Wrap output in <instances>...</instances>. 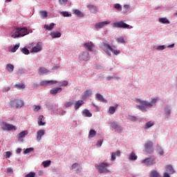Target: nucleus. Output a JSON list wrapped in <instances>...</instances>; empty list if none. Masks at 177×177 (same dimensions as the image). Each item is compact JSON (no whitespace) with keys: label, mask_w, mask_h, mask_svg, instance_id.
<instances>
[{"label":"nucleus","mask_w":177,"mask_h":177,"mask_svg":"<svg viewBox=\"0 0 177 177\" xmlns=\"http://www.w3.org/2000/svg\"><path fill=\"white\" fill-rule=\"evenodd\" d=\"M158 100V97H151V102H149L146 100H142L139 98L136 99V103H140V105L137 106V109L142 111V113H146L147 110H149L148 107H153V106L156 105L157 101Z\"/></svg>","instance_id":"1"},{"label":"nucleus","mask_w":177,"mask_h":177,"mask_svg":"<svg viewBox=\"0 0 177 177\" xmlns=\"http://www.w3.org/2000/svg\"><path fill=\"white\" fill-rule=\"evenodd\" d=\"M30 34V30L26 27L24 28H14L11 32L12 38H20L21 37H25V35H28Z\"/></svg>","instance_id":"2"},{"label":"nucleus","mask_w":177,"mask_h":177,"mask_svg":"<svg viewBox=\"0 0 177 177\" xmlns=\"http://www.w3.org/2000/svg\"><path fill=\"white\" fill-rule=\"evenodd\" d=\"M109 167H110L109 163L102 162L100 165L95 166V168L99 174H109V172H110V170L107 169Z\"/></svg>","instance_id":"3"},{"label":"nucleus","mask_w":177,"mask_h":177,"mask_svg":"<svg viewBox=\"0 0 177 177\" xmlns=\"http://www.w3.org/2000/svg\"><path fill=\"white\" fill-rule=\"evenodd\" d=\"M24 106V102L21 100H13L10 102V107H16V109H21Z\"/></svg>","instance_id":"4"},{"label":"nucleus","mask_w":177,"mask_h":177,"mask_svg":"<svg viewBox=\"0 0 177 177\" xmlns=\"http://www.w3.org/2000/svg\"><path fill=\"white\" fill-rule=\"evenodd\" d=\"M113 27H115V28H127L128 30L133 28V26L125 24V22H124L123 21L113 23Z\"/></svg>","instance_id":"5"},{"label":"nucleus","mask_w":177,"mask_h":177,"mask_svg":"<svg viewBox=\"0 0 177 177\" xmlns=\"http://www.w3.org/2000/svg\"><path fill=\"white\" fill-rule=\"evenodd\" d=\"M145 151L149 154H151L154 152V146L151 141H147L145 144Z\"/></svg>","instance_id":"6"},{"label":"nucleus","mask_w":177,"mask_h":177,"mask_svg":"<svg viewBox=\"0 0 177 177\" xmlns=\"http://www.w3.org/2000/svg\"><path fill=\"white\" fill-rule=\"evenodd\" d=\"M103 50L105 52V53H106V55H108V56H111V53H110L111 50H112L111 46H110V44H109V43L104 41L103 42Z\"/></svg>","instance_id":"7"},{"label":"nucleus","mask_w":177,"mask_h":177,"mask_svg":"<svg viewBox=\"0 0 177 177\" xmlns=\"http://www.w3.org/2000/svg\"><path fill=\"white\" fill-rule=\"evenodd\" d=\"M57 81L56 80H44L40 82L41 86H50V85H55V84H57Z\"/></svg>","instance_id":"8"},{"label":"nucleus","mask_w":177,"mask_h":177,"mask_svg":"<svg viewBox=\"0 0 177 177\" xmlns=\"http://www.w3.org/2000/svg\"><path fill=\"white\" fill-rule=\"evenodd\" d=\"M142 163L145 164L147 167H149V165H154V164H156V158L151 159V158H147L142 160Z\"/></svg>","instance_id":"9"},{"label":"nucleus","mask_w":177,"mask_h":177,"mask_svg":"<svg viewBox=\"0 0 177 177\" xmlns=\"http://www.w3.org/2000/svg\"><path fill=\"white\" fill-rule=\"evenodd\" d=\"M3 131H16L17 129L16 127L13 126L12 124H10L8 123L3 124Z\"/></svg>","instance_id":"10"},{"label":"nucleus","mask_w":177,"mask_h":177,"mask_svg":"<svg viewBox=\"0 0 177 177\" xmlns=\"http://www.w3.org/2000/svg\"><path fill=\"white\" fill-rule=\"evenodd\" d=\"M41 50H42V44L41 42H38L36 46L31 49L32 53H38V52H41Z\"/></svg>","instance_id":"11"},{"label":"nucleus","mask_w":177,"mask_h":177,"mask_svg":"<svg viewBox=\"0 0 177 177\" xmlns=\"http://www.w3.org/2000/svg\"><path fill=\"white\" fill-rule=\"evenodd\" d=\"M79 59L81 62H88L89 60V53H82L79 55Z\"/></svg>","instance_id":"12"},{"label":"nucleus","mask_w":177,"mask_h":177,"mask_svg":"<svg viewBox=\"0 0 177 177\" xmlns=\"http://www.w3.org/2000/svg\"><path fill=\"white\" fill-rule=\"evenodd\" d=\"M107 24H110V21H105L97 23L95 25V28L97 30H99L100 28H103V27H104V26H107Z\"/></svg>","instance_id":"13"},{"label":"nucleus","mask_w":177,"mask_h":177,"mask_svg":"<svg viewBox=\"0 0 177 177\" xmlns=\"http://www.w3.org/2000/svg\"><path fill=\"white\" fill-rule=\"evenodd\" d=\"M84 47L86 50H88L89 52H93V48H95V45L92 42H87L84 43Z\"/></svg>","instance_id":"14"},{"label":"nucleus","mask_w":177,"mask_h":177,"mask_svg":"<svg viewBox=\"0 0 177 177\" xmlns=\"http://www.w3.org/2000/svg\"><path fill=\"white\" fill-rule=\"evenodd\" d=\"M37 140H38L39 142V140H41V139H42V136H44V135H45V130H39L37 132Z\"/></svg>","instance_id":"15"},{"label":"nucleus","mask_w":177,"mask_h":177,"mask_svg":"<svg viewBox=\"0 0 177 177\" xmlns=\"http://www.w3.org/2000/svg\"><path fill=\"white\" fill-rule=\"evenodd\" d=\"M172 113V110L169 106H167L165 109V115L166 118H169L171 117V113Z\"/></svg>","instance_id":"16"},{"label":"nucleus","mask_w":177,"mask_h":177,"mask_svg":"<svg viewBox=\"0 0 177 177\" xmlns=\"http://www.w3.org/2000/svg\"><path fill=\"white\" fill-rule=\"evenodd\" d=\"M62 90L63 89L62 88V87H58L50 90V95H56V93H60V92H62Z\"/></svg>","instance_id":"17"},{"label":"nucleus","mask_w":177,"mask_h":177,"mask_svg":"<svg viewBox=\"0 0 177 177\" xmlns=\"http://www.w3.org/2000/svg\"><path fill=\"white\" fill-rule=\"evenodd\" d=\"M82 104H84V100L76 101L74 106L75 110H78V109H80Z\"/></svg>","instance_id":"18"},{"label":"nucleus","mask_w":177,"mask_h":177,"mask_svg":"<svg viewBox=\"0 0 177 177\" xmlns=\"http://www.w3.org/2000/svg\"><path fill=\"white\" fill-rule=\"evenodd\" d=\"M166 171L171 175H174V174H175V169H174V167L171 165H169L166 167Z\"/></svg>","instance_id":"19"},{"label":"nucleus","mask_w":177,"mask_h":177,"mask_svg":"<svg viewBox=\"0 0 177 177\" xmlns=\"http://www.w3.org/2000/svg\"><path fill=\"white\" fill-rule=\"evenodd\" d=\"M42 120H44V115H40L38 118L37 124L39 127H44V125H46V122H42Z\"/></svg>","instance_id":"20"},{"label":"nucleus","mask_w":177,"mask_h":177,"mask_svg":"<svg viewBox=\"0 0 177 177\" xmlns=\"http://www.w3.org/2000/svg\"><path fill=\"white\" fill-rule=\"evenodd\" d=\"M149 177H161V174H160L156 170H151Z\"/></svg>","instance_id":"21"},{"label":"nucleus","mask_w":177,"mask_h":177,"mask_svg":"<svg viewBox=\"0 0 177 177\" xmlns=\"http://www.w3.org/2000/svg\"><path fill=\"white\" fill-rule=\"evenodd\" d=\"M159 23H161L162 24H171V21L168 20L166 17L165 18H159L158 19Z\"/></svg>","instance_id":"22"},{"label":"nucleus","mask_w":177,"mask_h":177,"mask_svg":"<svg viewBox=\"0 0 177 177\" xmlns=\"http://www.w3.org/2000/svg\"><path fill=\"white\" fill-rule=\"evenodd\" d=\"M118 108V104H115L114 106H110L108 113H109V114H114Z\"/></svg>","instance_id":"23"},{"label":"nucleus","mask_w":177,"mask_h":177,"mask_svg":"<svg viewBox=\"0 0 177 177\" xmlns=\"http://www.w3.org/2000/svg\"><path fill=\"white\" fill-rule=\"evenodd\" d=\"M95 97L96 99H97V100H99V102H107V100H106L104 97H103V95L100 93L95 94Z\"/></svg>","instance_id":"24"},{"label":"nucleus","mask_w":177,"mask_h":177,"mask_svg":"<svg viewBox=\"0 0 177 177\" xmlns=\"http://www.w3.org/2000/svg\"><path fill=\"white\" fill-rule=\"evenodd\" d=\"M50 37H52V38H60L62 33L59 32H53L50 33Z\"/></svg>","instance_id":"25"},{"label":"nucleus","mask_w":177,"mask_h":177,"mask_svg":"<svg viewBox=\"0 0 177 177\" xmlns=\"http://www.w3.org/2000/svg\"><path fill=\"white\" fill-rule=\"evenodd\" d=\"M6 70L9 73H13V70H15V66H13L12 64H8L6 65Z\"/></svg>","instance_id":"26"},{"label":"nucleus","mask_w":177,"mask_h":177,"mask_svg":"<svg viewBox=\"0 0 177 177\" xmlns=\"http://www.w3.org/2000/svg\"><path fill=\"white\" fill-rule=\"evenodd\" d=\"M82 116L83 117H91L92 114L89 112V110L88 109H84L82 111Z\"/></svg>","instance_id":"27"},{"label":"nucleus","mask_w":177,"mask_h":177,"mask_svg":"<svg viewBox=\"0 0 177 177\" xmlns=\"http://www.w3.org/2000/svg\"><path fill=\"white\" fill-rule=\"evenodd\" d=\"M87 8L91 12V13H94V12L97 10V8L93 5H88Z\"/></svg>","instance_id":"28"},{"label":"nucleus","mask_w":177,"mask_h":177,"mask_svg":"<svg viewBox=\"0 0 177 177\" xmlns=\"http://www.w3.org/2000/svg\"><path fill=\"white\" fill-rule=\"evenodd\" d=\"M153 125H154V122L149 121L145 124V129H149V128H151V127H153Z\"/></svg>","instance_id":"29"},{"label":"nucleus","mask_w":177,"mask_h":177,"mask_svg":"<svg viewBox=\"0 0 177 177\" xmlns=\"http://www.w3.org/2000/svg\"><path fill=\"white\" fill-rule=\"evenodd\" d=\"M129 160H131V161H135V160H138V156H136V154H135V152H132L130 154Z\"/></svg>","instance_id":"30"},{"label":"nucleus","mask_w":177,"mask_h":177,"mask_svg":"<svg viewBox=\"0 0 177 177\" xmlns=\"http://www.w3.org/2000/svg\"><path fill=\"white\" fill-rule=\"evenodd\" d=\"M73 12L76 16H78V17H84V13H82L80 10H75Z\"/></svg>","instance_id":"31"},{"label":"nucleus","mask_w":177,"mask_h":177,"mask_svg":"<svg viewBox=\"0 0 177 177\" xmlns=\"http://www.w3.org/2000/svg\"><path fill=\"white\" fill-rule=\"evenodd\" d=\"M96 136V131L91 129L88 133V138L91 139Z\"/></svg>","instance_id":"32"},{"label":"nucleus","mask_w":177,"mask_h":177,"mask_svg":"<svg viewBox=\"0 0 177 177\" xmlns=\"http://www.w3.org/2000/svg\"><path fill=\"white\" fill-rule=\"evenodd\" d=\"M54 27H55V24L53 23H51L50 26H48V25L44 26V28H46V30H48V31H50L53 30Z\"/></svg>","instance_id":"33"},{"label":"nucleus","mask_w":177,"mask_h":177,"mask_svg":"<svg viewBox=\"0 0 177 177\" xmlns=\"http://www.w3.org/2000/svg\"><path fill=\"white\" fill-rule=\"evenodd\" d=\"M92 95V90L87 89L84 92V95L85 97H88V96H91Z\"/></svg>","instance_id":"34"},{"label":"nucleus","mask_w":177,"mask_h":177,"mask_svg":"<svg viewBox=\"0 0 177 177\" xmlns=\"http://www.w3.org/2000/svg\"><path fill=\"white\" fill-rule=\"evenodd\" d=\"M15 88H16L17 89H24V88H26V85H24V84L21 83V84H17L15 85Z\"/></svg>","instance_id":"35"},{"label":"nucleus","mask_w":177,"mask_h":177,"mask_svg":"<svg viewBox=\"0 0 177 177\" xmlns=\"http://www.w3.org/2000/svg\"><path fill=\"white\" fill-rule=\"evenodd\" d=\"M28 133V132L27 131H21V133H19L18 134V138L19 139H21V138H24L26 136V135H27Z\"/></svg>","instance_id":"36"},{"label":"nucleus","mask_w":177,"mask_h":177,"mask_svg":"<svg viewBox=\"0 0 177 177\" xmlns=\"http://www.w3.org/2000/svg\"><path fill=\"white\" fill-rule=\"evenodd\" d=\"M51 163H52V161H50V160H46V161L42 162L43 166L44 167V168H48V167H49Z\"/></svg>","instance_id":"37"},{"label":"nucleus","mask_w":177,"mask_h":177,"mask_svg":"<svg viewBox=\"0 0 177 177\" xmlns=\"http://www.w3.org/2000/svg\"><path fill=\"white\" fill-rule=\"evenodd\" d=\"M74 104V100H70L68 102H65V107H71L72 105Z\"/></svg>","instance_id":"38"},{"label":"nucleus","mask_w":177,"mask_h":177,"mask_svg":"<svg viewBox=\"0 0 177 177\" xmlns=\"http://www.w3.org/2000/svg\"><path fill=\"white\" fill-rule=\"evenodd\" d=\"M64 17H71V14L68 13L67 11H64L60 12Z\"/></svg>","instance_id":"39"},{"label":"nucleus","mask_w":177,"mask_h":177,"mask_svg":"<svg viewBox=\"0 0 177 177\" xmlns=\"http://www.w3.org/2000/svg\"><path fill=\"white\" fill-rule=\"evenodd\" d=\"M39 71L41 74H46V73H49V71H48L46 68H42V67H39Z\"/></svg>","instance_id":"40"},{"label":"nucleus","mask_w":177,"mask_h":177,"mask_svg":"<svg viewBox=\"0 0 177 177\" xmlns=\"http://www.w3.org/2000/svg\"><path fill=\"white\" fill-rule=\"evenodd\" d=\"M110 124L112 127V128H114V129H118V128H120V125H118V124H117L115 122H111Z\"/></svg>","instance_id":"41"},{"label":"nucleus","mask_w":177,"mask_h":177,"mask_svg":"<svg viewBox=\"0 0 177 177\" xmlns=\"http://www.w3.org/2000/svg\"><path fill=\"white\" fill-rule=\"evenodd\" d=\"M156 151H157V153H158L160 154V156L164 155V150L162 149V148H161V147H159L157 149Z\"/></svg>","instance_id":"42"},{"label":"nucleus","mask_w":177,"mask_h":177,"mask_svg":"<svg viewBox=\"0 0 177 177\" xmlns=\"http://www.w3.org/2000/svg\"><path fill=\"white\" fill-rule=\"evenodd\" d=\"M22 53L24 55H30V50L27 48H24L21 49Z\"/></svg>","instance_id":"43"},{"label":"nucleus","mask_w":177,"mask_h":177,"mask_svg":"<svg viewBox=\"0 0 177 177\" xmlns=\"http://www.w3.org/2000/svg\"><path fill=\"white\" fill-rule=\"evenodd\" d=\"M114 8H115V9H116L117 10H119V11H122V6H121L120 5V3H116V4H115Z\"/></svg>","instance_id":"44"},{"label":"nucleus","mask_w":177,"mask_h":177,"mask_svg":"<svg viewBox=\"0 0 177 177\" xmlns=\"http://www.w3.org/2000/svg\"><path fill=\"white\" fill-rule=\"evenodd\" d=\"M31 151H34V148H27L24 151V154H28V153H31Z\"/></svg>","instance_id":"45"},{"label":"nucleus","mask_w":177,"mask_h":177,"mask_svg":"<svg viewBox=\"0 0 177 177\" xmlns=\"http://www.w3.org/2000/svg\"><path fill=\"white\" fill-rule=\"evenodd\" d=\"M40 15L41 17H44V19L48 17V12L46 11H40Z\"/></svg>","instance_id":"46"},{"label":"nucleus","mask_w":177,"mask_h":177,"mask_svg":"<svg viewBox=\"0 0 177 177\" xmlns=\"http://www.w3.org/2000/svg\"><path fill=\"white\" fill-rule=\"evenodd\" d=\"M68 1V0H59V5L66 6V5H67Z\"/></svg>","instance_id":"47"},{"label":"nucleus","mask_w":177,"mask_h":177,"mask_svg":"<svg viewBox=\"0 0 177 177\" xmlns=\"http://www.w3.org/2000/svg\"><path fill=\"white\" fill-rule=\"evenodd\" d=\"M111 52H113V54L116 55H120V53H121V51L120 50H115V49H113V48H112V50H111L110 53H111Z\"/></svg>","instance_id":"48"},{"label":"nucleus","mask_w":177,"mask_h":177,"mask_svg":"<svg viewBox=\"0 0 177 177\" xmlns=\"http://www.w3.org/2000/svg\"><path fill=\"white\" fill-rule=\"evenodd\" d=\"M19 48H20V44H17L15 45L11 50V52H16V50H17V49H19Z\"/></svg>","instance_id":"49"},{"label":"nucleus","mask_w":177,"mask_h":177,"mask_svg":"<svg viewBox=\"0 0 177 177\" xmlns=\"http://www.w3.org/2000/svg\"><path fill=\"white\" fill-rule=\"evenodd\" d=\"M59 84H60L59 86H67V85H68V82L65 80L60 82Z\"/></svg>","instance_id":"50"},{"label":"nucleus","mask_w":177,"mask_h":177,"mask_svg":"<svg viewBox=\"0 0 177 177\" xmlns=\"http://www.w3.org/2000/svg\"><path fill=\"white\" fill-rule=\"evenodd\" d=\"M117 42H119L120 44H124L125 40L124 39V37H119L117 39Z\"/></svg>","instance_id":"51"},{"label":"nucleus","mask_w":177,"mask_h":177,"mask_svg":"<svg viewBox=\"0 0 177 177\" xmlns=\"http://www.w3.org/2000/svg\"><path fill=\"white\" fill-rule=\"evenodd\" d=\"M25 177H35V172H30L27 175L25 176Z\"/></svg>","instance_id":"52"},{"label":"nucleus","mask_w":177,"mask_h":177,"mask_svg":"<svg viewBox=\"0 0 177 177\" xmlns=\"http://www.w3.org/2000/svg\"><path fill=\"white\" fill-rule=\"evenodd\" d=\"M5 154L6 158H10V156H12V152L6 151L5 152Z\"/></svg>","instance_id":"53"},{"label":"nucleus","mask_w":177,"mask_h":177,"mask_svg":"<svg viewBox=\"0 0 177 177\" xmlns=\"http://www.w3.org/2000/svg\"><path fill=\"white\" fill-rule=\"evenodd\" d=\"M156 49L157 50H164V49H165V46H158Z\"/></svg>","instance_id":"54"},{"label":"nucleus","mask_w":177,"mask_h":177,"mask_svg":"<svg viewBox=\"0 0 177 177\" xmlns=\"http://www.w3.org/2000/svg\"><path fill=\"white\" fill-rule=\"evenodd\" d=\"M39 110H41V106L38 105V106H35V111H39Z\"/></svg>","instance_id":"55"},{"label":"nucleus","mask_w":177,"mask_h":177,"mask_svg":"<svg viewBox=\"0 0 177 177\" xmlns=\"http://www.w3.org/2000/svg\"><path fill=\"white\" fill-rule=\"evenodd\" d=\"M115 160V152H113L111 155V160L114 161Z\"/></svg>","instance_id":"56"},{"label":"nucleus","mask_w":177,"mask_h":177,"mask_svg":"<svg viewBox=\"0 0 177 177\" xmlns=\"http://www.w3.org/2000/svg\"><path fill=\"white\" fill-rule=\"evenodd\" d=\"M78 163H74L72 165V169H75L78 167Z\"/></svg>","instance_id":"57"},{"label":"nucleus","mask_w":177,"mask_h":177,"mask_svg":"<svg viewBox=\"0 0 177 177\" xmlns=\"http://www.w3.org/2000/svg\"><path fill=\"white\" fill-rule=\"evenodd\" d=\"M163 177H171V174L167 172L163 173Z\"/></svg>","instance_id":"58"},{"label":"nucleus","mask_w":177,"mask_h":177,"mask_svg":"<svg viewBox=\"0 0 177 177\" xmlns=\"http://www.w3.org/2000/svg\"><path fill=\"white\" fill-rule=\"evenodd\" d=\"M9 91H10V87H6V88H3V92L6 93V92H8Z\"/></svg>","instance_id":"59"},{"label":"nucleus","mask_w":177,"mask_h":177,"mask_svg":"<svg viewBox=\"0 0 177 177\" xmlns=\"http://www.w3.org/2000/svg\"><path fill=\"white\" fill-rule=\"evenodd\" d=\"M136 120H138V118H136L135 116L130 117V121H136Z\"/></svg>","instance_id":"60"},{"label":"nucleus","mask_w":177,"mask_h":177,"mask_svg":"<svg viewBox=\"0 0 177 177\" xmlns=\"http://www.w3.org/2000/svg\"><path fill=\"white\" fill-rule=\"evenodd\" d=\"M115 156H118V157H120V156H121V151H117L115 153Z\"/></svg>","instance_id":"61"},{"label":"nucleus","mask_w":177,"mask_h":177,"mask_svg":"<svg viewBox=\"0 0 177 177\" xmlns=\"http://www.w3.org/2000/svg\"><path fill=\"white\" fill-rule=\"evenodd\" d=\"M114 78L113 76H109L106 77L107 81H110L111 80H113Z\"/></svg>","instance_id":"62"},{"label":"nucleus","mask_w":177,"mask_h":177,"mask_svg":"<svg viewBox=\"0 0 177 177\" xmlns=\"http://www.w3.org/2000/svg\"><path fill=\"white\" fill-rule=\"evenodd\" d=\"M82 169V167L80 168H77V170H76V174H77V172H81V170Z\"/></svg>","instance_id":"63"},{"label":"nucleus","mask_w":177,"mask_h":177,"mask_svg":"<svg viewBox=\"0 0 177 177\" xmlns=\"http://www.w3.org/2000/svg\"><path fill=\"white\" fill-rule=\"evenodd\" d=\"M7 172H13V170L12 169V168H8Z\"/></svg>","instance_id":"64"}]
</instances>
